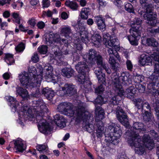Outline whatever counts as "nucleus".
Instances as JSON below:
<instances>
[{
  "label": "nucleus",
  "mask_w": 159,
  "mask_h": 159,
  "mask_svg": "<svg viewBox=\"0 0 159 159\" xmlns=\"http://www.w3.org/2000/svg\"><path fill=\"white\" fill-rule=\"evenodd\" d=\"M113 88L117 95L112 97L110 101L109 104L112 107V106H115L114 110L116 109V117L118 120L120 122L127 126L129 124V120L126 113L123 110L122 108L117 105L119 101L123 97L125 91L122 87L121 84L124 85H128L131 83L130 75L128 73L124 72L122 73L120 76L117 74L112 75V74Z\"/></svg>",
  "instance_id": "nucleus-1"
},
{
  "label": "nucleus",
  "mask_w": 159,
  "mask_h": 159,
  "mask_svg": "<svg viewBox=\"0 0 159 159\" xmlns=\"http://www.w3.org/2000/svg\"><path fill=\"white\" fill-rule=\"evenodd\" d=\"M83 105V103H80L76 107L75 112L72 110L73 105L69 102L61 103L58 105L57 108L58 111L61 113L70 117L73 116L75 114L76 116V120H82L85 125L86 130L89 132H91L93 131L91 128L93 127V125L89 123V116L86 114L85 108Z\"/></svg>",
  "instance_id": "nucleus-2"
},
{
  "label": "nucleus",
  "mask_w": 159,
  "mask_h": 159,
  "mask_svg": "<svg viewBox=\"0 0 159 159\" xmlns=\"http://www.w3.org/2000/svg\"><path fill=\"white\" fill-rule=\"evenodd\" d=\"M126 134L129 137L128 140V144L134 150L136 154L141 155L144 153L145 150L144 145L149 150H152L154 147L153 140L148 134L143 136L142 141L139 135L133 131H128Z\"/></svg>",
  "instance_id": "nucleus-3"
},
{
  "label": "nucleus",
  "mask_w": 159,
  "mask_h": 159,
  "mask_svg": "<svg viewBox=\"0 0 159 159\" xmlns=\"http://www.w3.org/2000/svg\"><path fill=\"white\" fill-rule=\"evenodd\" d=\"M97 127L96 129V135L98 138L101 137L104 134L105 136V140L109 143L107 145L110 148H113L115 145L118 144L119 139L122 134V131L119 127L115 124L112 123L108 127L107 130L104 132V124L103 122H99L98 124H96Z\"/></svg>",
  "instance_id": "nucleus-4"
},
{
  "label": "nucleus",
  "mask_w": 159,
  "mask_h": 159,
  "mask_svg": "<svg viewBox=\"0 0 159 159\" xmlns=\"http://www.w3.org/2000/svg\"><path fill=\"white\" fill-rule=\"evenodd\" d=\"M18 77L21 85L24 87L28 88L31 86V96L34 97H38L40 94L39 87L43 79L42 74L38 75L36 79L32 78L28 73L23 71L19 74Z\"/></svg>",
  "instance_id": "nucleus-5"
},
{
  "label": "nucleus",
  "mask_w": 159,
  "mask_h": 159,
  "mask_svg": "<svg viewBox=\"0 0 159 159\" xmlns=\"http://www.w3.org/2000/svg\"><path fill=\"white\" fill-rule=\"evenodd\" d=\"M44 114L43 111H36V119L38 123V127L39 131L45 134H48L52 130V129L48 123H46V120L43 119V116Z\"/></svg>",
  "instance_id": "nucleus-6"
},
{
  "label": "nucleus",
  "mask_w": 159,
  "mask_h": 159,
  "mask_svg": "<svg viewBox=\"0 0 159 159\" xmlns=\"http://www.w3.org/2000/svg\"><path fill=\"white\" fill-rule=\"evenodd\" d=\"M154 6L152 4H149L147 2L144 7L146 9V11L143 15L144 19L147 20V23L153 26L155 25L157 23L156 20L157 14L154 13H151L152 9L154 7Z\"/></svg>",
  "instance_id": "nucleus-7"
},
{
  "label": "nucleus",
  "mask_w": 159,
  "mask_h": 159,
  "mask_svg": "<svg viewBox=\"0 0 159 159\" xmlns=\"http://www.w3.org/2000/svg\"><path fill=\"white\" fill-rule=\"evenodd\" d=\"M139 26L132 27L129 30L130 35H128L127 38L130 43L133 45L137 46L138 44V41L141 37V33L139 30Z\"/></svg>",
  "instance_id": "nucleus-8"
},
{
  "label": "nucleus",
  "mask_w": 159,
  "mask_h": 159,
  "mask_svg": "<svg viewBox=\"0 0 159 159\" xmlns=\"http://www.w3.org/2000/svg\"><path fill=\"white\" fill-rule=\"evenodd\" d=\"M61 89L62 90L59 91V94L61 96L65 94L71 96L77 93L75 85L72 84H65L64 86L61 87Z\"/></svg>",
  "instance_id": "nucleus-9"
},
{
  "label": "nucleus",
  "mask_w": 159,
  "mask_h": 159,
  "mask_svg": "<svg viewBox=\"0 0 159 159\" xmlns=\"http://www.w3.org/2000/svg\"><path fill=\"white\" fill-rule=\"evenodd\" d=\"M46 44H48V42L50 44L53 42L57 43L61 45L63 44H66L67 43L66 40L65 39H61L57 35H55L52 33H50L48 37L45 38Z\"/></svg>",
  "instance_id": "nucleus-10"
},
{
  "label": "nucleus",
  "mask_w": 159,
  "mask_h": 159,
  "mask_svg": "<svg viewBox=\"0 0 159 159\" xmlns=\"http://www.w3.org/2000/svg\"><path fill=\"white\" fill-rule=\"evenodd\" d=\"M12 144H14V148L17 150L16 152H23L25 149L26 145L24 144V141L20 139H18L16 140H14L11 142L9 146L7 148V149L9 150L11 147L10 146Z\"/></svg>",
  "instance_id": "nucleus-11"
},
{
  "label": "nucleus",
  "mask_w": 159,
  "mask_h": 159,
  "mask_svg": "<svg viewBox=\"0 0 159 159\" xmlns=\"http://www.w3.org/2000/svg\"><path fill=\"white\" fill-rule=\"evenodd\" d=\"M97 55L96 51L94 49H91L89 50V53L83 56V58L88 63L93 65L95 64V59Z\"/></svg>",
  "instance_id": "nucleus-12"
},
{
  "label": "nucleus",
  "mask_w": 159,
  "mask_h": 159,
  "mask_svg": "<svg viewBox=\"0 0 159 159\" xmlns=\"http://www.w3.org/2000/svg\"><path fill=\"white\" fill-rule=\"evenodd\" d=\"M33 106L34 109L37 112L43 111L47 109V107L43 100L41 99H38L37 100L33 102Z\"/></svg>",
  "instance_id": "nucleus-13"
},
{
  "label": "nucleus",
  "mask_w": 159,
  "mask_h": 159,
  "mask_svg": "<svg viewBox=\"0 0 159 159\" xmlns=\"http://www.w3.org/2000/svg\"><path fill=\"white\" fill-rule=\"evenodd\" d=\"M54 122L58 127L63 128L66 126L67 120L61 115L56 114L54 116Z\"/></svg>",
  "instance_id": "nucleus-14"
},
{
  "label": "nucleus",
  "mask_w": 159,
  "mask_h": 159,
  "mask_svg": "<svg viewBox=\"0 0 159 159\" xmlns=\"http://www.w3.org/2000/svg\"><path fill=\"white\" fill-rule=\"evenodd\" d=\"M96 124H98L99 122H102L101 120L104 118V111L100 107L97 106L95 111Z\"/></svg>",
  "instance_id": "nucleus-15"
},
{
  "label": "nucleus",
  "mask_w": 159,
  "mask_h": 159,
  "mask_svg": "<svg viewBox=\"0 0 159 159\" xmlns=\"http://www.w3.org/2000/svg\"><path fill=\"white\" fill-rule=\"evenodd\" d=\"M104 44L107 47L109 46L111 47H114L115 48H117L120 45L119 40L115 35L111 36L110 40L108 41L105 42Z\"/></svg>",
  "instance_id": "nucleus-16"
},
{
  "label": "nucleus",
  "mask_w": 159,
  "mask_h": 159,
  "mask_svg": "<svg viewBox=\"0 0 159 159\" xmlns=\"http://www.w3.org/2000/svg\"><path fill=\"white\" fill-rule=\"evenodd\" d=\"M75 35L76 38L77 36H78V38L79 37L81 41L85 44H87L89 42L88 33L84 30L77 32Z\"/></svg>",
  "instance_id": "nucleus-17"
},
{
  "label": "nucleus",
  "mask_w": 159,
  "mask_h": 159,
  "mask_svg": "<svg viewBox=\"0 0 159 159\" xmlns=\"http://www.w3.org/2000/svg\"><path fill=\"white\" fill-rule=\"evenodd\" d=\"M75 68L79 73H87L89 70L85 62L80 61L75 66Z\"/></svg>",
  "instance_id": "nucleus-18"
},
{
  "label": "nucleus",
  "mask_w": 159,
  "mask_h": 159,
  "mask_svg": "<svg viewBox=\"0 0 159 159\" xmlns=\"http://www.w3.org/2000/svg\"><path fill=\"white\" fill-rule=\"evenodd\" d=\"M105 21V19L101 16H99L95 17L94 21L97 24L98 28L103 31L105 30L106 28Z\"/></svg>",
  "instance_id": "nucleus-19"
},
{
  "label": "nucleus",
  "mask_w": 159,
  "mask_h": 159,
  "mask_svg": "<svg viewBox=\"0 0 159 159\" xmlns=\"http://www.w3.org/2000/svg\"><path fill=\"white\" fill-rule=\"evenodd\" d=\"M16 91L18 94L23 99L28 100L29 98V95L26 89H24L21 87L18 86L16 87Z\"/></svg>",
  "instance_id": "nucleus-20"
},
{
  "label": "nucleus",
  "mask_w": 159,
  "mask_h": 159,
  "mask_svg": "<svg viewBox=\"0 0 159 159\" xmlns=\"http://www.w3.org/2000/svg\"><path fill=\"white\" fill-rule=\"evenodd\" d=\"M151 61L150 57L147 55L143 54L141 56L139 61V65L141 66L148 65Z\"/></svg>",
  "instance_id": "nucleus-21"
},
{
  "label": "nucleus",
  "mask_w": 159,
  "mask_h": 159,
  "mask_svg": "<svg viewBox=\"0 0 159 159\" xmlns=\"http://www.w3.org/2000/svg\"><path fill=\"white\" fill-rule=\"evenodd\" d=\"M109 62L111 66V68L114 71L112 74V75L117 74V71L119 70V64L118 63L116 62L114 57L110 56L109 59Z\"/></svg>",
  "instance_id": "nucleus-22"
},
{
  "label": "nucleus",
  "mask_w": 159,
  "mask_h": 159,
  "mask_svg": "<svg viewBox=\"0 0 159 159\" xmlns=\"http://www.w3.org/2000/svg\"><path fill=\"white\" fill-rule=\"evenodd\" d=\"M6 98L10 103V106L14 112L16 111L17 107L19 106V103L16 98L14 97L8 96L6 97Z\"/></svg>",
  "instance_id": "nucleus-23"
},
{
  "label": "nucleus",
  "mask_w": 159,
  "mask_h": 159,
  "mask_svg": "<svg viewBox=\"0 0 159 159\" xmlns=\"http://www.w3.org/2000/svg\"><path fill=\"white\" fill-rule=\"evenodd\" d=\"M74 71L70 68L65 67L61 70V74L63 76L70 78L74 75Z\"/></svg>",
  "instance_id": "nucleus-24"
},
{
  "label": "nucleus",
  "mask_w": 159,
  "mask_h": 159,
  "mask_svg": "<svg viewBox=\"0 0 159 159\" xmlns=\"http://www.w3.org/2000/svg\"><path fill=\"white\" fill-rule=\"evenodd\" d=\"M97 63V65L100 68H105L106 67V64L103 61V59L102 56L98 54L96 56L95 59V64Z\"/></svg>",
  "instance_id": "nucleus-25"
},
{
  "label": "nucleus",
  "mask_w": 159,
  "mask_h": 159,
  "mask_svg": "<svg viewBox=\"0 0 159 159\" xmlns=\"http://www.w3.org/2000/svg\"><path fill=\"white\" fill-rule=\"evenodd\" d=\"M43 94L48 99L50 100L54 96V92L51 89L45 88L42 91Z\"/></svg>",
  "instance_id": "nucleus-26"
},
{
  "label": "nucleus",
  "mask_w": 159,
  "mask_h": 159,
  "mask_svg": "<svg viewBox=\"0 0 159 159\" xmlns=\"http://www.w3.org/2000/svg\"><path fill=\"white\" fill-rule=\"evenodd\" d=\"M136 90L134 87L130 86L126 89L124 95L125 93L126 96L127 98L129 99L133 98L136 93Z\"/></svg>",
  "instance_id": "nucleus-27"
},
{
  "label": "nucleus",
  "mask_w": 159,
  "mask_h": 159,
  "mask_svg": "<svg viewBox=\"0 0 159 159\" xmlns=\"http://www.w3.org/2000/svg\"><path fill=\"white\" fill-rule=\"evenodd\" d=\"M65 4L66 6L73 11L77 10L79 7V5L76 2L74 1H70L69 0L66 1Z\"/></svg>",
  "instance_id": "nucleus-28"
},
{
  "label": "nucleus",
  "mask_w": 159,
  "mask_h": 159,
  "mask_svg": "<svg viewBox=\"0 0 159 159\" xmlns=\"http://www.w3.org/2000/svg\"><path fill=\"white\" fill-rule=\"evenodd\" d=\"M135 106L138 110L142 109L144 102L141 98H137L133 100Z\"/></svg>",
  "instance_id": "nucleus-29"
},
{
  "label": "nucleus",
  "mask_w": 159,
  "mask_h": 159,
  "mask_svg": "<svg viewBox=\"0 0 159 159\" xmlns=\"http://www.w3.org/2000/svg\"><path fill=\"white\" fill-rule=\"evenodd\" d=\"M92 42L94 44L100 43L102 41V38L100 35L98 33H94L92 36Z\"/></svg>",
  "instance_id": "nucleus-30"
},
{
  "label": "nucleus",
  "mask_w": 159,
  "mask_h": 159,
  "mask_svg": "<svg viewBox=\"0 0 159 159\" xmlns=\"http://www.w3.org/2000/svg\"><path fill=\"white\" fill-rule=\"evenodd\" d=\"M4 60L8 65H12L15 61L13 55L10 53H7L5 54Z\"/></svg>",
  "instance_id": "nucleus-31"
},
{
  "label": "nucleus",
  "mask_w": 159,
  "mask_h": 159,
  "mask_svg": "<svg viewBox=\"0 0 159 159\" xmlns=\"http://www.w3.org/2000/svg\"><path fill=\"white\" fill-rule=\"evenodd\" d=\"M146 43L148 46L153 47H157L158 46V43L156 39L153 38L147 39L146 40Z\"/></svg>",
  "instance_id": "nucleus-32"
},
{
  "label": "nucleus",
  "mask_w": 159,
  "mask_h": 159,
  "mask_svg": "<svg viewBox=\"0 0 159 159\" xmlns=\"http://www.w3.org/2000/svg\"><path fill=\"white\" fill-rule=\"evenodd\" d=\"M36 70L35 67L33 66H31L28 69V73L29 76L32 78L36 79V77L38 75H36Z\"/></svg>",
  "instance_id": "nucleus-33"
},
{
  "label": "nucleus",
  "mask_w": 159,
  "mask_h": 159,
  "mask_svg": "<svg viewBox=\"0 0 159 159\" xmlns=\"http://www.w3.org/2000/svg\"><path fill=\"white\" fill-rule=\"evenodd\" d=\"M89 12V8L84 7L83 8L80 12L81 18L86 19L88 18V13Z\"/></svg>",
  "instance_id": "nucleus-34"
},
{
  "label": "nucleus",
  "mask_w": 159,
  "mask_h": 159,
  "mask_svg": "<svg viewBox=\"0 0 159 159\" xmlns=\"http://www.w3.org/2000/svg\"><path fill=\"white\" fill-rule=\"evenodd\" d=\"M61 33L66 37L69 36V34L71 33V30L69 26H67L62 28L61 30Z\"/></svg>",
  "instance_id": "nucleus-35"
},
{
  "label": "nucleus",
  "mask_w": 159,
  "mask_h": 159,
  "mask_svg": "<svg viewBox=\"0 0 159 159\" xmlns=\"http://www.w3.org/2000/svg\"><path fill=\"white\" fill-rule=\"evenodd\" d=\"M36 148L40 153L46 154L47 152L48 148L47 145L41 144L37 145L36 147Z\"/></svg>",
  "instance_id": "nucleus-36"
},
{
  "label": "nucleus",
  "mask_w": 159,
  "mask_h": 159,
  "mask_svg": "<svg viewBox=\"0 0 159 159\" xmlns=\"http://www.w3.org/2000/svg\"><path fill=\"white\" fill-rule=\"evenodd\" d=\"M110 56H115L118 60H119L120 56L117 51L113 48H109L107 50Z\"/></svg>",
  "instance_id": "nucleus-37"
},
{
  "label": "nucleus",
  "mask_w": 159,
  "mask_h": 159,
  "mask_svg": "<svg viewBox=\"0 0 159 159\" xmlns=\"http://www.w3.org/2000/svg\"><path fill=\"white\" fill-rule=\"evenodd\" d=\"M38 52L41 54H46L48 51V47L45 45L40 46L38 48Z\"/></svg>",
  "instance_id": "nucleus-38"
},
{
  "label": "nucleus",
  "mask_w": 159,
  "mask_h": 159,
  "mask_svg": "<svg viewBox=\"0 0 159 159\" xmlns=\"http://www.w3.org/2000/svg\"><path fill=\"white\" fill-rule=\"evenodd\" d=\"M55 59L59 60L60 61H62L64 60V58L62 54V52L59 49L57 50L54 52Z\"/></svg>",
  "instance_id": "nucleus-39"
},
{
  "label": "nucleus",
  "mask_w": 159,
  "mask_h": 159,
  "mask_svg": "<svg viewBox=\"0 0 159 159\" xmlns=\"http://www.w3.org/2000/svg\"><path fill=\"white\" fill-rule=\"evenodd\" d=\"M79 73L78 75V81L80 84H84L86 81L85 77L87 73Z\"/></svg>",
  "instance_id": "nucleus-40"
},
{
  "label": "nucleus",
  "mask_w": 159,
  "mask_h": 159,
  "mask_svg": "<svg viewBox=\"0 0 159 159\" xmlns=\"http://www.w3.org/2000/svg\"><path fill=\"white\" fill-rule=\"evenodd\" d=\"M81 42L80 40L79 37L74 40V42L75 44L74 47L76 48L78 50H80L83 48Z\"/></svg>",
  "instance_id": "nucleus-41"
},
{
  "label": "nucleus",
  "mask_w": 159,
  "mask_h": 159,
  "mask_svg": "<svg viewBox=\"0 0 159 159\" xmlns=\"http://www.w3.org/2000/svg\"><path fill=\"white\" fill-rule=\"evenodd\" d=\"M144 79V77L143 75L137 74L133 77L134 81L136 84L138 83H140L143 81Z\"/></svg>",
  "instance_id": "nucleus-42"
},
{
  "label": "nucleus",
  "mask_w": 159,
  "mask_h": 159,
  "mask_svg": "<svg viewBox=\"0 0 159 159\" xmlns=\"http://www.w3.org/2000/svg\"><path fill=\"white\" fill-rule=\"evenodd\" d=\"M143 112L144 113L143 116V120L146 122L149 121L151 120L152 117L151 113L148 111H145Z\"/></svg>",
  "instance_id": "nucleus-43"
},
{
  "label": "nucleus",
  "mask_w": 159,
  "mask_h": 159,
  "mask_svg": "<svg viewBox=\"0 0 159 159\" xmlns=\"http://www.w3.org/2000/svg\"><path fill=\"white\" fill-rule=\"evenodd\" d=\"M150 133L152 138L156 141V142H157V144H159V136L157 133L154 130L150 131Z\"/></svg>",
  "instance_id": "nucleus-44"
},
{
  "label": "nucleus",
  "mask_w": 159,
  "mask_h": 159,
  "mask_svg": "<svg viewBox=\"0 0 159 159\" xmlns=\"http://www.w3.org/2000/svg\"><path fill=\"white\" fill-rule=\"evenodd\" d=\"M25 48V45L23 43H20L15 47V50L17 52H21L23 51Z\"/></svg>",
  "instance_id": "nucleus-45"
},
{
  "label": "nucleus",
  "mask_w": 159,
  "mask_h": 159,
  "mask_svg": "<svg viewBox=\"0 0 159 159\" xmlns=\"http://www.w3.org/2000/svg\"><path fill=\"white\" fill-rule=\"evenodd\" d=\"M133 127L135 129H142L144 128V125L142 122H136L133 124Z\"/></svg>",
  "instance_id": "nucleus-46"
},
{
  "label": "nucleus",
  "mask_w": 159,
  "mask_h": 159,
  "mask_svg": "<svg viewBox=\"0 0 159 159\" xmlns=\"http://www.w3.org/2000/svg\"><path fill=\"white\" fill-rule=\"evenodd\" d=\"M148 22L146 23L148 24L149 27H148L147 29V31L149 33H150L152 35H154L157 33H159V30H157V29H154V28L152 27H150V26H152L150 25H149L148 23ZM156 25V24L155 25ZM156 25L154 26H155Z\"/></svg>",
  "instance_id": "nucleus-47"
},
{
  "label": "nucleus",
  "mask_w": 159,
  "mask_h": 159,
  "mask_svg": "<svg viewBox=\"0 0 159 159\" xmlns=\"http://www.w3.org/2000/svg\"><path fill=\"white\" fill-rule=\"evenodd\" d=\"M125 10L129 13H133L134 12V10L133 8L132 5L129 3H127L125 4Z\"/></svg>",
  "instance_id": "nucleus-48"
},
{
  "label": "nucleus",
  "mask_w": 159,
  "mask_h": 159,
  "mask_svg": "<svg viewBox=\"0 0 159 159\" xmlns=\"http://www.w3.org/2000/svg\"><path fill=\"white\" fill-rule=\"evenodd\" d=\"M98 82L101 84H105L106 83V78L105 74L104 73L97 76Z\"/></svg>",
  "instance_id": "nucleus-49"
},
{
  "label": "nucleus",
  "mask_w": 159,
  "mask_h": 159,
  "mask_svg": "<svg viewBox=\"0 0 159 159\" xmlns=\"http://www.w3.org/2000/svg\"><path fill=\"white\" fill-rule=\"evenodd\" d=\"M135 88L140 93H143L145 91V87L139 83L136 84Z\"/></svg>",
  "instance_id": "nucleus-50"
},
{
  "label": "nucleus",
  "mask_w": 159,
  "mask_h": 159,
  "mask_svg": "<svg viewBox=\"0 0 159 159\" xmlns=\"http://www.w3.org/2000/svg\"><path fill=\"white\" fill-rule=\"evenodd\" d=\"M158 81L156 80V82L155 83V90H153L152 89L151 90H150V92L153 93H155L156 95L157 94V95L159 97V84H158ZM150 90V89H149Z\"/></svg>",
  "instance_id": "nucleus-51"
},
{
  "label": "nucleus",
  "mask_w": 159,
  "mask_h": 159,
  "mask_svg": "<svg viewBox=\"0 0 159 159\" xmlns=\"http://www.w3.org/2000/svg\"><path fill=\"white\" fill-rule=\"evenodd\" d=\"M148 110L150 111L151 107L149 104L148 102H144L143 106V108L141 109V111L142 113L145 111H147L146 110Z\"/></svg>",
  "instance_id": "nucleus-52"
},
{
  "label": "nucleus",
  "mask_w": 159,
  "mask_h": 159,
  "mask_svg": "<svg viewBox=\"0 0 159 159\" xmlns=\"http://www.w3.org/2000/svg\"><path fill=\"white\" fill-rule=\"evenodd\" d=\"M103 98L100 95H98L97 98L95 99V107L96 106H97L98 104L102 105L103 102Z\"/></svg>",
  "instance_id": "nucleus-53"
},
{
  "label": "nucleus",
  "mask_w": 159,
  "mask_h": 159,
  "mask_svg": "<svg viewBox=\"0 0 159 159\" xmlns=\"http://www.w3.org/2000/svg\"><path fill=\"white\" fill-rule=\"evenodd\" d=\"M50 78V80L49 81H51L53 83H57L58 81V78L55 75L52 76L51 75H49V77H48L47 76H45V79L48 80V78Z\"/></svg>",
  "instance_id": "nucleus-54"
},
{
  "label": "nucleus",
  "mask_w": 159,
  "mask_h": 159,
  "mask_svg": "<svg viewBox=\"0 0 159 159\" xmlns=\"http://www.w3.org/2000/svg\"><path fill=\"white\" fill-rule=\"evenodd\" d=\"M12 16L15 19V21L17 24H20V19L19 15L17 13L13 12L12 14Z\"/></svg>",
  "instance_id": "nucleus-55"
},
{
  "label": "nucleus",
  "mask_w": 159,
  "mask_h": 159,
  "mask_svg": "<svg viewBox=\"0 0 159 159\" xmlns=\"http://www.w3.org/2000/svg\"><path fill=\"white\" fill-rule=\"evenodd\" d=\"M102 84H101L100 86L95 89V92L96 93L101 94L104 90V88L103 87Z\"/></svg>",
  "instance_id": "nucleus-56"
},
{
  "label": "nucleus",
  "mask_w": 159,
  "mask_h": 159,
  "mask_svg": "<svg viewBox=\"0 0 159 159\" xmlns=\"http://www.w3.org/2000/svg\"><path fill=\"white\" fill-rule=\"evenodd\" d=\"M27 23L32 28L34 27L36 24V20L34 17L30 18Z\"/></svg>",
  "instance_id": "nucleus-57"
},
{
  "label": "nucleus",
  "mask_w": 159,
  "mask_h": 159,
  "mask_svg": "<svg viewBox=\"0 0 159 159\" xmlns=\"http://www.w3.org/2000/svg\"><path fill=\"white\" fill-rule=\"evenodd\" d=\"M113 35H114V34H112L111 36L108 33H104L103 38L104 43H105V42L108 41L109 40H110L111 39V36H113Z\"/></svg>",
  "instance_id": "nucleus-58"
},
{
  "label": "nucleus",
  "mask_w": 159,
  "mask_h": 159,
  "mask_svg": "<svg viewBox=\"0 0 159 159\" xmlns=\"http://www.w3.org/2000/svg\"><path fill=\"white\" fill-rule=\"evenodd\" d=\"M126 65L128 70L129 71H132L133 69V65L131 61L129 60H127L126 61Z\"/></svg>",
  "instance_id": "nucleus-59"
},
{
  "label": "nucleus",
  "mask_w": 159,
  "mask_h": 159,
  "mask_svg": "<svg viewBox=\"0 0 159 159\" xmlns=\"http://www.w3.org/2000/svg\"><path fill=\"white\" fill-rule=\"evenodd\" d=\"M32 61L34 63H36L39 61V58L37 53L35 52L31 58Z\"/></svg>",
  "instance_id": "nucleus-60"
},
{
  "label": "nucleus",
  "mask_w": 159,
  "mask_h": 159,
  "mask_svg": "<svg viewBox=\"0 0 159 159\" xmlns=\"http://www.w3.org/2000/svg\"><path fill=\"white\" fill-rule=\"evenodd\" d=\"M102 69H101L100 68H99L98 67H96V68H94V72L96 74V76L101 75L103 73H102L101 70Z\"/></svg>",
  "instance_id": "nucleus-61"
},
{
  "label": "nucleus",
  "mask_w": 159,
  "mask_h": 159,
  "mask_svg": "<svg viewBox=\"0 0 159 159\" xmlns=\"http://www.w3.org/2000/svg\"><path fill=\"white\" fill-rule=\"evenodd\" d=\"M142 23V20L140 18H135L133 21V23H132L133 24L136 25H139Z\"/></svg>",
  "instance_id": "nucleus-62"
},
{
  "label": "nucleus",
  "mask_w": 159,
  "mask_h": 159,
  "mask_svg": "<svg viewBox=\"0 0 159 159\" xmlns=\"http://www.w3.org/2000/svg\"><path fill=\"white\" fill-rule=\"evenodd\" d=\"M45 25L44 23L42 21H39L37 24L38 28L40 29H43Z\"/></svg>",
  "instance_id": "nucleus-63"
},
{
  "label": "nucleus",
  "mask_w": 159,
  "mask_h": 159,
  "mask_svg": "<svg viewBox=\"0 0 159 159\" xmlns=\"http://www.w3.org/2000/svg\"><path fill=\"white\" fill-rule=\"evenodd\" d=\"M44 70L47 71L51 70H52V67L51 66L50 64L47 63L44 65Z\"/></svg>",
  "instance_id": "nucleus-64"
}]
</instances>
